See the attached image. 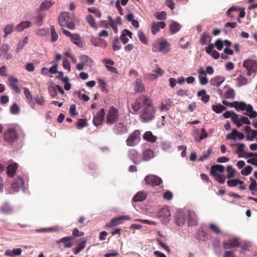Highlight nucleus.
Listing matches in <instances>:
<instances>
[{
	"label": "nucleus",
	"mask_w": 257,
	"mask_h": 257,
	"mask_svg": "<svg viewBox=\"0 0 257 257\" xmlns=\"http://www.w3.org/2000/svg\"><path fill=\"white\" fill-rule=\"evenodd\" d=\"M18 169V165L16 163H12L7 167V175L9 177H13Z\"/></svg>",
	"instance_id": "obj_23"
},
{
	"label": "nucleus",
	"mask_w": 257,
	"mask_h": 257,
	"mask_svg": "<svg viewBox=\"0 0 257 257\" xmlns=\"http://www.w3.org/2000/svg\"><path fill=\"white\" fill-rule=\"evenodd\" d=\"M211 151L212 150L211 149H209L207 151L203 152V155L200 156L199 160L203 161L204 159H207L209 157Z\"/></svg>",
	"instance_id": "obj_52"
},
{
	"label": "nucleus",
	"mask_w": 257,
	"mask_h": 257,
	"mask_svg": "<svg viewBox=\"0 0 257 257\" xmlns=\"http://www.w3.org/2000/svg\"><path fill=\"white\" fill-rule=\"evenodd\" d=\"M232 115L231 116V120L235 123L237 127H240L241 126V124L240 123V118L239 119L238 117V115L236 114L235 112L232 111Z\"/></svg>",
	"instance_id": "obj_44"
},
{
	"label": "nucleus",
	"mask_w": 257,
	"mask_h": 257,
	"mask_svg": "<svg viewBox=\"0 0 257 257\" xmlns=\"http://www.w3.org/2000/svg\"><path fill=\"white\" fill-rule=\"evenodd\" d=\"M112 48L114 51H117L121 48L120 43L118 38H116L113 40Z\"/></svg>",
	"instance_id": "obj_48"
},
{
	"label": "nucleus",
	"mask_w": 257,
	"mask_h": 257,
	"mask_svg": "<svg viewBox=\"0 0 257 257\" xmlns=\"http://www.w3.org/2000/svg\"><path fill=\"white\" fill-rule=\"evenodd\" d=\"M236 129L234 128L230 134H228L226 136V139L228 140H233L234 141L236 140Z\"/></svg>",
	"instance_id": "obj_55"
},
{
	"label": "nucleus",
	"mask_w": 257,
	"mask_h": 257,
	"mask_svg": "<svg viewBox=\"0 0 257 257\" xmlns=\"http://www.w3.org/2000/svg\"><path fill=\"white\" fill-rule=\"evenodd\" d=\"M170 44L166 41H156L152 45V51L154 52L162 51L167 53L169 50Z\"/></svg>",
	"instance_id": "obj_7"
},
{
	"label": "nucleus",
	"mask_w": 257,
	"mask_h": 257,
	"mask_svg": "<svg viewBox=\"0 0 257 257\" xmlns=\"http://www.w3.org/2000/svg\"><path fill=\"white\" fill-rule=\"evenodd\" d=\"M155 110L153 104L141 110L140 119L143 122H148L154 118Z\"/></svg>",
	"instance_id": "obj_2"
},
{
	"label": "nucleus",
	"mask_w": 257,
	"mask_h": 257,
	"mask_svg": "<svg viewBox=\"0 0 257 257\" xmlns=\"http://www.w3.org/2000/svg\"><path fill=\"white\" fill-rule=\"evenodd\" d=\"M13 30V26L12 25H8L4 29V32L5 33V37L9 34H10Z\"/></svg>",
	"instance_id": "obj_62"
},
{
	"label": "nucleus",
	"mask_w": 257,
	"mask_h": 257,
	"mask_svg": "<svg viewBox=\"0 0 257 257\" xmlns=\"http://www.w3.org/2000/svg\"><path fill=\"white\" fill-rule=\"evenodd\" d=\"M237 86L240 87L247 83V80L242 74H240L236 79Z\"/></svg>",
	"instance_id": "obj_34"
},
{
	"label": "nucleus",
	"mask_w": 257,
	"mask_h": 257,
	"mask_svg": "<svg viewBox=\"0 0 257 257\" xmlns=\"http://www.w3.org/2000/svg\"><path fill=\"white\" fill-rule=\"evenodd\" d=\"M252 170V168L251 166H247L241 171V174L244 176H247L250 174Z\"/></svg>",
	"instance_id": "obj_51"
},
{
	"label": "nucleus",
	"mask_w": 257,
	"mask_h": 257,
	"mask_svg": "<svg viewBox=\"0 0 257 257\" xmlns=\"http://www.w3.org/2000/svg\"><path fill=\"white\" fill-rule=\"evenodd\" d=\"M225 80V78L221 76H217L211 79L210 83L211 85L215 87L219 86Z\"/></svg>",
	"instance_id": "obj_22"
},
{
	"label": "nucleus",
	"mask_w": 257,
	"mask_h": 257,
	"mask_svg": "<svg viewBox=\"0 0 257 257\" xmlns=\"http://www.w3.org/2000/svg\"><path fill=\"white\" fill-rule=\"evenodd\" d=\"M206 91L205 89H202L197 92V96L201 97V100L204 103H207L209 101V95L206 94Z\"/></svg>",
	"instance_id": "obj_30"
},
{
	"label": "nucleus",
	"mask_w": 257,
	"mask_h": 257,
	"mask_svg": "<svg viewBox=\"0 0 257 257\" xmlns=\"http://www.w3.org/2000/svg\"><path fill=\"white\" fill-rule=\"evenodd\" d=\"M147 184L152 186H157L162 183L161 178L154 175L147 176L145 178Z\"/></svg>",
	"instance_id": "obj_10"
},
{
	"label": "nucleus",
	"mask_w": 257,
	"mask_h": 257,
	"mask_svg": "<svg viewBox=\"0 0 257 257\" xmlns=\"http://www.w3.org/2000/svg\"><path fill=\"white\" fill-rule=\"evenodd\" d=\"M181 26L177 22H173L170 25V30L172 34L178 32L181 29Z\"/></svg>",
	"instance_id": "obj_35"
},
{
	"label": "nucleus",
	"mask_w": 257,
	"mask_h": 257,
	"mask_svg": "<svg viewBox=\"0 0 257 257\" xmlns=\"http://www.w3.org/2000/svg\"><path fill=\"white\" fill-rule=\"evenodd\" d=\"M250 181L251 183L249 186V189L252 191L251 194L254 195V191L257 190V183L253 178H250Z\"/></svg>",
	"instance_id": "obj_39"
},
{
	"label": "nucleus",
	"mask_w": 257,
	"mask_h": 257,
	"mask_svg": "<svg viewBox=\"0 0 257 257\" xmlns=\"http://www.w3.org/2000/svg\"><path fill=\"white\" fill-rule=\"evenodd\" d=\"M235 96L234 90L232 88H229L224 93V97L227 99H233Z\"/></svg>",
	"instance_id": "obj_47"
},
{
	"label": "nucleus",
	"mask_w": 257,
	"mask_h": 257,
	"mask_svg": "<svg viewBox=\"0 0 257 257\" xmlns=\"http://www.w3.org/2000/svg\"><path fill=\"white\" fill-rule=\"evenodd\" d=\"M9 50L8 44H3L0 48V56H3L7 54Z\"/></svg>",
	"instance_id": "obj_49"
},
{
	"label": "nucleus",
	"mask_w": 257,
	"mask_h": 257,
	"mask_svg": "<svg viewBox=\"0 0 257 257\" xmlns=\"http://www.w3.org/2000/svg\"><path fill=\"white\" fill-rule=\"evenodd\" d=\"M109 18L110 19L109 21V25H110L111 27L113 30L114 32L115 33H117V25H120L121 24L120 17H117L116 19V20L114 22L111 19V17H109Z\"/></svg>",
	"instance_id": "obj_29"
},
{
	"label": "nucleus",
	"mask_w": 257,
	"mask_h": 257,
	"mask_svg": "<svg viewBox=\"0 0 257 257\" xmlns=\"http://www.w3.org/2000/svg\"><path fill=\"white\" fill-rule=\"evenodd\" d=\"M225 109L226 107L220 103L212 106V110L216 113H221Z\"/></svg>",
	"instance_id": "obj_40"
},
{
	"label": "nucleus",
	"mask_w": 257,
	"mask_h": 257,
	"mask_svg": "<svg viewBox=\"0 0 257 257\" xmlns=\"http://www.w3.org/2000/svg\"><path fill=\"white\" fill-rule=\"evenodd\" d=\"M138 37L140 41L145 45L148 44V40L146 35L142 31H139L138 33Z\"/></svg>",
	"instance_id": "obj_45"
},
{
	"label": "nucleus",
	"mask_w": 257,
	"mask_h": 257,
	"mask_svg": "<svg viewBox=\"0 0 257 257\" xmlns=\"http://www.w3.org/2000/svg\"><path fill=\"white\" fill-rule=\"evenodd\" d=\"M73 239H74V237L71 236L64 237L56 241V243L57 244L63 243L64 244V247L70 248L73 245V243L71 241Z\"/></svg>",
	"instance_id": "obj_15"
},
{
	"label": "nucleus",
	"mask_w": 257,
	"mask_h": 257,
	"mask_svg": "<svg viewBox=\"0 0 257 257\" xmlns=\"http://www.w3.org/2000/svg\"><path fill=\"white\" fill-rule=\"evenodd\" d=\"M130 217L128 215H122L118 217L112 219L110 222L106 224L105 227L111 228L123 223L124 220H130Z\"/></svg>",
	"instance_id": "obj_11"
},
{
	"label": "nucleus",
	"mask_w": 257,
	"mask_h": 257,
	"mask_svg": "<svg viewBox=\"0 0 257 257\" xmlns=\"http://www.w3.org/2000/svg\"><path fill=\"white\" fill-rule=\"evenodd\" d=\"M31 23L29 21H24L20 23L16 28V30L18 32H21L25 29L28 28L30 26Z\"/></svg>",
	"instance_id": "obj_36"
},
{
	"label": "nucleus",
	"mask_w": 257,
	"mask_h": 257,
	"mask_svg": "<svg viewBox=\"0 0 257 257\" xmlns=\"http://www.w3.org/2000/svg\"><path fill=\"white\" fill-rule=\"evenodd\" d=\"M0 212L4 214H10L13 212V208L9 204L5 203L0 207Z\"/></svg>",
	"instance_id": "obj_32"
},
{
	"label": "nucleus",
	"mask_w": 257,
	"mask_h": 257,
	"mask_svg": "<svg viewBox=\"0 0 257 257\" xmlns=\"http://www.w3.org/2000/svg\"><path fill=\"white\" fill-rule=\"evenodd\" d=\"M63 66L65 69L68 70L69 72L71 71V67L69 60L67 58H63Z\"/></svg>",
	"instance_id": "obj_58"
},
{
	"label": "nucleus",
	"mask_w": 257,
	"mask_h": 257,
	"mask_svg": "<svg viewBox=\"0 0 257 257\" xmlns=\"http://www.w3.org/2000/svg\"><path fill=\"white\" fill-rule=\"evenodd\" d=\"M141 140V132L139 130H136L128 136L126 144L128 147H134L137 146Z\"/></svg>",
	"instance_id": "obj_4"
},
{
	"label": "nucleus",
	"mask_w": 257,
	"mask_h": 257,
	"mask_svg": "<svg viewBox=\"0 0 257 257\" xmlns=\"http://www.w3.org/2000/svg\"><path fill=\"white\" fill-rule=\"evenodd\" d=\"M210 229L213 231V232L216 233V234H220V230L219 229V228L214 224L211 223L209 225Z\"/></svg>",
	"instance_id": "obj_61"
},
{
	"label": "nucleus",
	"mask_w": 257,
	"mask_h": 257,
	"mask_svg": "<svg viewBox=\"0 0 257 257\" xmlns=\"http://www.w3.org/2000/svg\"><path fill=\"white\" fill-rule=\"evenodd\" d=\"M223 257H236L233 251L230 250H226L223 255Z\"/></svg>",
	"instance_id": "obj_64"
},
{
	"label": "nucleus",
	"mask_w": 257,
	"mask_h": 257,
	"mask_svg": "<svg viewBox=\"0 0 257 257\" xmlns=\"http://www.w3.org/2000/svg\"><path fill=\"white\" fill-rule=\"evenodd\" d=\"M154 156L153 151L151 149H148L143 152V159L145 161H149Z\"/></svg>",
	"instance_id": "obj_33"
},
{
	"label": "nucleus",
	"mask_w": 257,
	"mask_h": 257,
	"mask_svg": "<svg viewBox=\"0 0 257 257\" xmlns=\"http://www.w3.org/2000/svg\"><path fill=\"white\" fill-rule=\"evenodd\" d=\"M24 184L23 178L19 176L12 184L11 187L13 191H17L20 188L23 187Z\"/></svg>",
	"instance_id": "obj_18"
},
{
	"label": "nucleus",
	"mask_w": 257,
	"mask_h": 257,
	"mask_svg": "<svg viewBox=\"0 0 257 257\" xmlns=\"http://www.w3.org/2000/svg\"><path fill=\"white\" fill-rule=\"evenodd\" d=\"M18 134L14 128H8L4 133L5 141L9 144H12L18 140Z\"/></svg>",
	"instance_id": "obj_8"
},
{
	"label": "nucleus",
	"mask_w": 257,
	"mask_h": 257,
	"mask_svg": "<svg viewBox=\"0 0 257 257\" xmlns=\"http://www.w3.org/2000/svg\"><path fill=\"white\" fill-rule=\"evenodd\" d=\"M243 67L247 70L248 76H250L252 73L255 74L257 72L256 61L254 60L247 59L243 62Z\"/></svg>",
	"instance_id": "obj_6"
},
{
	"label": "nucleus",
	"mask_w": 257,
	"mask_h": 257,
	"mask_svg": "<svg viewBox=\"0 0 257 257\" xmlns=\"http://www.w3.org/2000/svg\"><path fill=\"white\" fill-rule=\"evenodd\" d=\"M143 139L148 142L154 143L156 141L157 137L154 136L151 132H146L143 135Z\"/></svg>",
	"instance_id": "obj_31"
},
{
	"label": "nucleus",
	"mask_w": 257,
	"mask_h": 257,
	"mask_svg": "<svg viewBox=\"0 0 257 257\" xmlns=\"http://www.w3.org/2000/svg\"><path fill=\"white\" fill-rule=\"evenodd\" d=\"M256 8H257V4H253L249 6L248 8L249 11L248 12V16L253 15V14L255 13L254 9Z\"/></svg>",
	"instance_id": "obj_60"
},
{
	"label": "nucleus",
	"mask_w": 257,
	"mask_h": 257,
	"mask_svg": "<svg viewBox=\"0 0 257 257\" xmlns=\"http://www.w3.org/2000/svg\"><path fill=\"white\" fill-rule=\"evenodd\" d=\"M9 85L16 92L20 93L21 90L17 85L18 80L16 77L10 76L9 77Z\"/></svg>",
	"instance_id": "obj_20"
},
{
	"label": "nucleus",
	"mask_w": 257,
	"mask_h": 257,
	"mask_svg": "<svg viewBox=\"0 0 257 257\" xmlns=\"http://www.w3.org/2000/svg\"><path fill=\"white\" fill-rule=\"evenodd\" d=\"M245 14V12L244 8H240L236 6L232 7L226 12L227 16H234L235 15L244 16Z\"/></svg>",
	"instance_id": "obj_12"
},
{
	"label": "nucleus",
	"mask_w": 257,
	"mask_h": 257,
	"mask_svg": "<svg viewBox=\"0 0 257 257\" xmlns=\"http://www.w3.org/2000/svg\"><path fill=\"white\" fill-rule=\"evenodd\" d=\"M86 242V240H83L80 243L78 244L75 247L73 248V253L75 254H77L81 251L84 249L85 247Z\"/></svg>",
	"instance_id": "obj_28"
},
{
	"label": "nucleus",
	"mask_w": 257,
	"mask_h": 257,
	"mask_svg": "<svg viewBox=\"0 0 257 257\" xmlns=\"http://www.w3.org/2000/svg\"><path fill=\"white\" fill-rule=\"evenodd\" d=\"M212 176H214L215 178V179L220 184H224L226 178L223 175H221L220 174H217L216 175H211Z\"/></svg>",
	"instance_id": "obj_46"
},
{
	"label": "nucleus",
	"mask_w": 257,
	"mask_h": 257,
	"mask_svg": "<svg viewBox=\"0 0 257 257\" xmlns=\"http://www.w3.org/2000/svg\"><path fill=\"white\" fill-rule=\"evenodd\" d=\"M152 104L151 99L146 95H141L132 104V107L135 112L138 111Z\"/></svg>",
	"instance_id": "obj_1"
},
{
	"label": "nucleus",
	"mask_w": 257,
	"mask_h": 257,
	"mask_svg": "<svg viewBox=\"0 0 257 257\" xmlns=\"http://www.w3.org/2000/svg\"><path fill=\"white\" fill-rule=\"evenodd\" d=\"M157 216L158 218H164L165 220H168L170 216V210L167 207L162 208L159 210Z\"/></svg>",
	"instance_id": "obj_19"
},
{
	"label": "nucleus",
	"mask_w": 257,
	"mask_h": 257,
	"mask_svg": "<svg viewBox=\"0 0 257 257\" xmlns=\"http://www.w3.org/2000/svg\"><path fill=\"white\" fill-rule=\"evenodd\" d=\"M223 248L227 249L239 246V242L236 238L229 239L223 242Z\"/></svg>",
	"instance_id": "obj_13"
},
{
	"label": "nucleus",
	"mask_w": 257,
	"mask_h": 257,
	"mask_svg": "<svg viewBox=\"0 0 257 257\" xmlns=\"http://www.w3.org/2000/svg\"><path fill=\"white\" fill-rule=\"evenodd\" d=\"M71 40L73 43L77 45L78 47L80 48L83 47L84 43L81 40L80 36L78 34H74L73 36H72Z\"/></svg>",
	"instance_id": "obj_27"
},
{
	"label": "nucleus",
	"mask_w": 257,
	"mask_h": 257,
	"mask_svg": "<svg viewBox=\"0 0 257 257\" xmlns=\"http://www.w3.org/2000/svg\"><path fill=\"white\" fill-rule=\"evenodd\" d=\"M209 38V37L206 33H203L202 35L201 36L200 42L202 45H205L208 39Z\"/></svg>",
	"instance_id": "obj_56"
},
{
	"label": "nucleus",
	"mask_w": 257,
	"mask_h": 257,
	"mask_svg": "<svg viewBox=\"0 0 257 257\" xmlns=\"http://www.w3.org/2000/svg\"><path fill=\"white\" fill-rule=\"evenodd\" d=\"M10 111L11 113L14 114H18L20 111V109L19 106L17 105L16 103H14L10 108Z\"/></svg>",
	"instance_id": "obj_57"
},
{
	"label": "nucleus",
	"mask_w": 257,
	"mask_h": 257,
	"mask_svg": "<svg viewBox=\"0 0 257 257\" xmlns=\"http://www.w3.org/2000/svg\"><path fill=\"white\" fill-rule=\"evenodd\" d=\"M119 117V114L117 108L114 106H111L107 114L106 122L107 124H112L117 122Z\"/></svg>",
	"instance_id": "obj_5"
},
{
	"label": "nucleus",
	"mask_w": 257,
	"mask_h": 257,
	"mask_svg": "<svg viewBox=\"0 0 257 257\" xmlns=\"http://www.w3.org/2000/svg\"><path fill=\"white\" fill-rule=\"evenodd\" d=\"M226 171L228 173L226 176L228 179H230L234 177L235 170H234V169H233L232 166H227L226 168Z\"/></svg>",
	"instance_id": "obj_42"
},
{
	"label": "nucleus",
	"mask_w": 257,
	"mask_h": 257,
	"mask_svg": "<svg viewBox=\"0 0 257 257\" xmlns=\"http://www.w3.org/2000/svg\"><path fill=\"white\" fill-rule=\"evenodd\" d=\"M178 95L180 96H188L189 95V90L186 89H180L177 92Z\"/></svg>",
	"instance_id": "obj_63"
},
{
	"label": "nucleus",
	"mask_w": 257,
	"mask_h": 257,
	"mask_svg": "<svg viewBox=\"0 0 257 257\" xmlns=\"http://www.w3.org/2000/svg\"><path fill=\"white\" fill-rule=\"evenodd\" d=\"M138 153L135 149H133L129 152V156L135 163H136Z\"/></svg>",
	"instance_id": "obj_50"
},
{
	"label": "nucleus",
	"mask_w": 257,
	"mask_h": 257,
	"mask_svg": "<svg viewBox=\"0 0 257 257\" xmlns=\"http://www.w3.org/2000/svg\"><path fill=\"white\" fill-rule=\"evenodd\" d=\"M256 8H257V4H253L249 6L248 8L249 11L248 12V16L253 15V14L255 13L254 9Z\"/></svg>",
	"instance_id": "obj_59"
},
{
	"label": "nucleus",
	"mask_w": 257,
	"mask_h": 257,
	"mask_svg": "<svg viewBox=\"0 0 257 257\" xmlns=\"http://www.w3.org/2000/svg\"><path fill=\"white\" fill-rule=\"evenodd\" d=\"M166 26V24L163 22H153L151 24V31L153 35H156L160 29H164Z\"/></svg>",
	"instance_id": "obj_16"
},
{
	"label": "nucleus",
	"mask_w": 257,
	"mask_h": 257,
	"mask_svg": "<svg viewBox=\"0 0 257 257\" xmlns=\"http://www.w3.org/2000/svg\"><path fill=\"white\" fill-rule=\"evenodd\" d=\"M147 196V194L146 192L139 191L134 196L133 200L134 202H141L145 200Z\"/></svg>",
	"instance_id": "obj_24"
},
{
	"label": "nucleus",
	"mask_w": 257,
	"mask_h": 257,
	"mask_svg": "<svg viewBox=\"0 0 257 257\" xmlns=\"http://www.w3.org/2000/svg\"><path fill=\"white\" fill-rule=\"evenodd\" d=\"M189 42L185 38H182L179 41V44L182 48H187Z\"/></svg>",
	"instance_id": "obj_54"
},
{
	"label": "nucleus",
	"mask_w": 257,
	"mask_h": 257,
	"mask_svg": "<svg viewBox=\"0 0 257 257\" xmlns=\"http://www.w3.org/2000/svg\"><path fill=\"white\" fill-rule=\"evenodd\" d=\"M112 131L117 136L123 135L128 133L127 125L121 122H116L112 127Z\"/></svg>",
	"instance_id": "obj_9"
},
{
	"label": "nucleus",
	"mask_w": 257,
	"mask_h": 257,
	"mask_svg": "<svg viewBox=\"0 0 257 257\" xmlns=\"http://www.w3.org/2000/svg\"><path fill=\"white\" fill-rule=\"evenodd\" d=\"M197 217L196 214L193 211H189L188 221L189 225H195L197 224Z\"/></svg>",
	"instance_id": "obj_26"
},
{
	"label": "nucleus",
	"mask_w": 257,
	"mask_h": 257,
	"mask_svg": "<svg viewBox=\"0 0 257 257\" xmlns=\"http://www.w3.org/2000/svg\"><path fill=\"white\" fill-rule=\"evenodd\" d=\"M134 90L136 92H143L145 91L144 85L141 78H137L134 82Z\"/></svg>",
	"instance_id": "obj_21"
},
{
	"label": "nucleus",
	"mask_w": 257,
	"mask_h": 257,
	"mask_svg": "<svg viewBox=\"0 0 257 257\" xmlns=\"http://www.w3.org/2000/svg\"><path fill=\"white\" fill-rule=\"evenodd\" d=\"M87 126V122L86 119H79L77 123V127L78 128H81Z\"/></svg>",
	"instance_id": "obj_53"
},
{
	"label": "nucleus",
	"mask_w": 257,
	"mask_h": 257,
	"mask_svg": "<svg viewBox=\"0 0 257 257\" xmlns=\"http://www.w3.org/2000/svg\"><path fill=\"white\" fill-rule=\"evenodd\" d=\"M238 147L235 151L236 154H237L239 157H242L243 156L242 155L244 153V149L245 145L243 143H240L237 144Z\"/></svg>",
	"instance_id": "obj_43"
},
{
	"label": "nucleus",
	"mask_w": 257,
	"mask_h": 257,
	"mask_svg": "<svg viewBox=\"0 0 257 257\" xmlns=\"http://www.w3.org/2000/svg\"><path fill=\"white\" fill-rule=\"evenodd\" d=\"M103 39L92 37L90 39L91 43L95 47H102Z\"/></svg>",
	"instance_id": "obj_41"
},
{
	"label": "nucleus",
	"mask_w": 257,
	"mask_h": 257,
	"mask_svg": "<svg viewBox=\"0 0 257 257\" xmlns=\"http://www.w3.org/2000/svg\"><path fill=\"white\" fill-rule=\"evenodd\" d=\"M69 18L70 17H59V24L61 26H65L70 29H74L75 28V25L72 22H68Z\"/></svg>",
	"instance_id": "obj_17"
},
{
	"label": "nucleus",
	"mask_w": 257,
	"mask_h": 257,
	"mask_svg": "<svg viewBox=\"0 0 257 257\" xmlns=\"http://www.w3.org/2000/svg\"><path fill=\"white\" fill-rule=\"evenodd\" d=\"M224 167L221 165H215L211 167L210 168V174L216 175L217 174V171L220 173H223L224 171Z\"/></svg>",
	"instance_id": "obj_25"
},
{
	"label": "nucleus",
	"mask_w": 257,
	"mask_h": 257,
	"mask_svg": "<svg viewBox=\"0 0 257 257\" xmlns=\"http://www.w3.org/2000/svg\"><path fill=\"white\" fill-rule=\"evenodd\" d=\"M234 108L237 110H239L242 111L246 110L248 113H245L244 114L248 116L250 118H255L257 117V112L253 110V107L250 104H248L247 105L244 102L237 101V103L235 104Z\"/></svg>",
	"instance_id": "obj_3"
},
{
	"label": "nucleus",
	"mask_w": 257,
	"mask_h": 257,
	"mask_svg": "<svg viewBox=\"0 0 257 257\" xmlns=\"http://www.w3.org/2000/svg\"><path fill=\"white\" fill-rule=\"evenodd\" d=\"M54 4L51 1H43L40 7V9L42 11H45L50 8Z\"/></svg>",
	"instance_id": "obj_37"
},
{
	"label": "nucleus",
	"mask_w": 257,
	"mask_h": 257,
	"mask_svg": "<svg viewBox=\"0 0 257 257\" xmlns=\"http://www.w3.org/2000/svg\"><path fill=\"white\" fill-rule=\"evenodd\" d=\"M51 41L52 42H56L58 39V35L56 32L55 27L54 26H51Z\"/></svg>",
	"instance_id": "obj_38"
},
{
	"label": "nucleus",
	"mask_w": 257,
	"mask_h": 257,
	"mask_svg": "<svg viewBox=\"0 0 257 257\" xmlns=\"http://www.w3.org/2000/svg\"><path fill=\"white\" fill-rule=\"evenodd\" d=\"M104 109L102 108L94 116L93 119V124L96 126L101 125L104 118Z\"/></svg>",
	"instance_id": "obj_14"
}]
</instances>
